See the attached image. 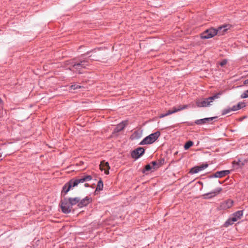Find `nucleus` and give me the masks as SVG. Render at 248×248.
Listing matches in <instances>:
<instances>
[{
  "label": "nucleus",
  "mask_w": 248,
  "mask_h": 248,
  "mask_svg": "<svg viewBox=\"0 0 248 248\" xmlns=\"http://www.w3.org/2000/svg\"><path fill=\"white\" fill-rule=\"evenodd\" d=\"M231 111H232V108H229L225 109L222 111V114L223 115H225V114L229 113Z\"/></svg>",
  "instance_id": "obj_23"
},
{
  "label": "nucleus",
  "mask_w": 248,
  "mask_h": 248,
  "mask_svg": "<svg viewBox=\"0 0 248 248\" xmlns=\"http://www.w3.org/2000/svg\"><path fill=\"white\" fill-rule=\"evenodd\" d=\"M103 188V183L101 180H100L97 184L96 190H101Z\"/></svg>",
  "instance_id": "obj_20"
},
{
  "label": "nucleus",
  "mask_w": 248,
  "mask_h": 248,
  "mask_svg": "<svg viewBox=\"0 0 248 248\" xmlns=\"http://www.w3.org/2000/svg\"><path fill=\"white\" fill-rule=\"evenodd\" d=\"M152 166H151V164H148L146 165L145 167V170L147 171L150 170L152 169Z\"/></svg>",
  "instance_id": "obj_26"
},
{
  "label": "nucleus",
  "mask_w": 248,
  "mask_h": 248,
  "mask_svg": "<svg viewBox=\"0 0 248 248\" xmlns=\"http://www.w3.org/2000/svg\"><path fill=\"white\" fill-rule=\"evenodd\" d=\"M220 27H223L222 29V34L221 35H222L224 34V33L230 28V26L229 25H226L223 26H221Z\"/></svg>",
  "instance_id": "obj_22"
},
{
  "label": "nucleus",
  "mask_w": 248,
  "mask_h": 248,
  "mask_svg": "<svg viewBox=\"0 0 248 248\" xmlns=\"http://www.w3.org/2000/svg\"><path fill=\"white\" fill-rule=\"evenodd\" d=\"M92 199L91 198L87 196L82 200H80L79 203L78 204V206L79 208H82L84 206H87L92 202Z\"/></svg>",
  "instance_id": "obj_10"
},
{
  "label": "nucleus",
  "mask_w": 248,
  "mask_h": 248,
  "mask_svg": "<svg viewBox=\"0 0 248 248\" xmlns=\"http://www.w3.org/2000/svg\"><path fill=\"white\" fill-rule=\"evenodd\" d=\"M227 60H224L222 62H220V65L221 66H223L224 65H225L227 63Z\"/></svg>",
  "instance_id": "obj_27"
},
{
  "label": "nucleus",
  "mask_w": 248,
  "mask_h": 248,
  "mask_svg": "<svg viewBox=\"0 0 248 248\" xmlns=\"http://www.w3.org/2000/svg\"><path fill=\"white\" fill-rule=\"evenodd\" d=\"M221 191H222L221 188H220V187L217 188L216 189H215V190H214L210 193L204 194L203 196L205 197L204 198H205V199L206 198H211L212 197L216 196L219 193H220Z\"/></svg>",
  "instance_id": "obj_11"
},
{
  "label": "nucleus",
  "mask_w": 248,
  "mask_h": 248,
  "mask_svg": "<svg viewBox=\"0 0 248 248\" xmlns=\"http://www.w3.org/2000/svg\"><path fill=\"white\" fill-rule=\"evenodd\" d=\"M208 167L207 164H203L199 166H196L192 168L190 170V172L192 173H196L201 171Z\"/></svg>",
  "instance_id": "obj_14"
},
{
  "label": "nucleus",
  "mask_w": 248,
  "mask_h": 248,
  "mask_svg": "<svg viewBox=\"0 0 248 248\" xmlns=\"http://www.w3.org/2000/svg\"><path fill=\"white\" fill-rule=\"evenodd\" d=\"M126 125V122H122L118 124L114 130L115 132H118L123 130Z\"/></svg>",
  "instance_id": "obj_17"
},
{
  "label": "nucleus",
  "mask_w": 248,
  "mask_h": 248,
  "mask_svg": "<svg viewBox=\"0 0 248 248\" xmlns=\"http://www.w3.org/2000/svg\"><path fill=\"white\" fill-rule=\"evenodd\" d=\"M193 144V142L192 141H187L184 145V148L185 150L188 149Z\"/></svg>",
  "instance_id": "obj_21"
},
{
  "label": "nucleus",
  "mask_w": 248,
  "mask_h": 248,
  "mask_svg": "<svg viewBox=\"0 0 248 248\" xmlns=\"http://www.w3.org/2000/svg\"><path fill=\"white\" fill-rule=\"evenodd\" d=\"M223 93V91H220L213 96L209 98H205L203 100L198 99L196 102V105L197 107L200 108L208 107L211 105V103L213 102V100L218 98L219 96L222 94Z\"/></svg>",
  "instance_id": "obj_2"
},
{
  "label": "nucleus",
  "mask_w": 248,
  "mask_h": 248,
  "mask_svg": "<svg viewBox=\"0 0 248 248\" xmlns=\"http://www.w3.org/2000/svg\"><path fill=\"white\" fill-rule=\"evenodd\" d=\"M92 179V177L91 175H86L75 180H71L64 185L62 188V193H64L66 194L72 188L78 186V185L80 183L89 181L91 180Z\"/></svg>",
  "instance_id": "obj_1"
},
{
  "label": "nucleus",
  "mask_w": 248,
  "mask_h": 248,
  "mask_svg": "<svg viewBox=\"0 0 248 248\" xmlns=\"http://www.w3.org/2000/svg\"><path fill=\"white\" fill-rule=\"evenodd\" d=\"M150 164L152 166V168L154 167V169H155V166L157 165V163L155 161H153Z\"/></svg>",
  "instance_id": "obj_28"
},
{
  "label": "nucleus",
  "mask_w": 248,
  "mask_h": 248,
  "mask_svg": "<svg viewBox=\"0 0 248 248\" xmlns=\"http://www.w3.org/2000/svg\"><path fill=\"white\" fill-rule=\"evenodd\" d=\"M216 117L206 118L202 119L197 120L195 121L197 124H202L211 122Z\"/></svg>",
  "instance_id": "obj_15"
},
{
  "label": "nucleus",
  "mask_w": 248,
  "mask_h": 248,
  "mask_svg": "<svg viewBox=\"0 0 248 248\" xmlns=\"http://www.w3.org/2000/svg\"><path fill=\"white\" fill-rule=\"evenodd\" d=\"M188 106L187 105H177L173 107L171 109L167 111L165 114H162L160 115V118H163L171 114L176 113L180 111L183 109L187 108Z\"/></svg>",
  "instance_id": "obj_7"
},
{
  "label": "nucleus",
  "mask_w": 248,
  "mask_h": 248,
  "mask_svg": "<svg viewBox=\"0 0 248 248\" xmlns=\"http://www.w3.org/2000/svg\"><path fill=\"white\" fill-rule=\"evenodd\" d=\"M242 98H246L248 97V90L245 91L241 95Z\"/></svg>",
  "instance_id": "obj_25"
},
{
  "label": "nucleus",
  "mask_w": 248,
  "mask_h": 248,
  "mask_svg": "<svg viewBox=\"0 0 248 248\" xmlns=\"http://www.w3.org/2000/svg\"><path fill=\"white\" fill-rule=\"evenodd\" d=\"M61 207L63 213L65 214L69 213L72 209V205L68 199H64L61 201Z\"/></svg>",
  "instance_id": "obj_6"
},
{
  "label": "nucleus",
  "mask_w": 248,
  "mask_h": 248,
  "mask_svg": "<svg viewBox=\"0 0 248 248\" xmlns=\"http://www.w3.org/2000/svg\"><path fill=\"white\" fill-rule=\"evenodd\" d=\"M144 152V149L142 147H139L132 152L131 156L133 158L137 159L141 156Z\"/></svg>",
  "instance_id": "obj_9"
},
{
  "label": "nucleus",
  "mask_w": 248,
  "mask_h": 248,
  "mask_svg": "<svg viewBox=\"0 0 248 248\" xmlns=\"http://www.w3.org/2000/svg\"><path fill=\"white\" fill-rule=\"evenodd\" d=\"M223 27H218L217 30L211 28L206 30L200 35L202 39H209L212 38L216 35H220L222 34V29Z\"/></svg>",
  "instance_id": "obj_3"
},
{
  "label": "nucleus",
  "mask_w": 248,
  "mask_h": 248,
  "mask_svg": "<svg viewBox=\"0 0 248 248\" xmlns=\"http://www.w3.org/2000/svg\"><path fill=\"white\" fill-rule=\"evenodd\" d=\"M85 186L86 187L88 186V184L87 183L85 184Z\"/></svg>",
  "instance_id": "obj_30"
},
{
  "label": "nucleus",
  "mask_w": 248,
  "mask_h": 248,
  "mask_svg": "<svg viewBox=\"0 0 248 248\" xmlns=\"http://www.w3.org/2000/svg\"><path fill=\"white\" fill-rule=\"evenodd\" d=\"M68 200L70 201L71 205H72V206L76 204L78 205L79 203V201H80V199L78 197L70 198H68Z\"/></svg>",
  "instance_id": "obj_19"
},
{
  "label": "nucleus",
  "mask_w": 248,
  "mask_h": 248,
  "mask_svg": "<svg viewBox=\"0 0 248 248\" xmlns=\"http://www.w3.org/2000/svg\"><path fill=\"white\" fill-rule=\"evenodd\" d=\"M109 169L110 167L108 162H105L104 161L101 162L100 165V169L102 171L104 170L105 174H108L109 173Z\"/></svg>",
  "instance_id": "obj_13"
},
{
  "label": "nucleus",
  "mask_w": 248,
  "mask_h": 248,
  "mask_svg": "<svg viewBox=\"0 0 248 248\" xmlns=\"http://www.w3.org/2000/svg\"><path fill=\"white\" fill-rule=\"evenodd\" d=\"M230 172L229 170H222L220 171L216 172L214 176L216 177L221 178L228 174Z\"/></svg>",
  "instance_id": "obj_16"
},
{
  "label": "nucleus",
  "mask_w": 248,
  "mask_h": 248,
  "mask_svg": "<svg viewBox=\"0 0 248 248\" xmlns=\"http://www.w3.org/2000/svg\"><path fill=\"white\" fill-rule=\"evenodd\" d=\"M160 133L159 131L151 134L145 138L140 143V145H145L152 144L160 136Z\"/></svg>",
  "instance_id": "obj_4"
},
{
  "label": "nucleus",
  "mask_w": 248,
  "mask_h": 248,
  "mask_svg": "<svg viewBox=\"0 0 248 248\" xmlns=\"http://www.w3.org/2000/svg\"><path fill=\"white\" fill-rule=\"evenodd\" d=\"M81 87L77 84H74L70 86V88L71 90H76L80 88Z\"/></svg>",
  "instance_id": "obj_24"
},
{
  "label": "nucleus",
  "mask_w": 248,
  "mask_h": 248,
  "mask_svg": "<svg viewBox=\"0 0 248 248\" xmlns=\"http://www.w3.org/2000/svg\"><path fill=\"white\" fill-rule=\"evenodd\" d=\"M243 215V211H238L233 214V217L232 218H229L226 223L229 224H232L234 222H236L238 219H240Z\"/></svg>",
  "instance_id": "obj_8"
},
{
  "label": "nucleus",
  "mask_w": 248,
  "mask_h": 248,
  "mask_svg": "<svg viewBox=\"0 0 248 248\" xmlns=\"http://www.w3.org/2000/svg\"><path fill=\"white\" fill-rule=\"evenodd\" d=\"M87 65H88V64L86 61H81L73 64L72 68H69V69L71 71L78 72L79 74H81L82 69L85 68Z\"/></svg>",
  "instance_id": "obj_5"
},
{
  "label": "nucleus",
  "mask_w": 248,
  "mask_h": 248,
  "mask_svg": "<svg viewBox=\"0 0 248 248\" xmlns=\"http://www.w3.org/2000/svg\"><path fill=\"white\" fill-rule=\"evenodd\" d=\"M233 203V202L231 200H227L222 202L220 205V208L222 209H227L231 208Z\"/></svg>",
  "instance_id": "obj_12"
},
{
  "label": "nucleus",
  "mask_w": 248,
  "mask_h": 248,
  "mask_svg": "<svg viewBox=\"0 0 248 248\" xmlns=\"http://www.w3.org/2000/svg\"><path fill=\"white\" fill-rule=\"evenodd\" d=\"M245 107V103L243 102H239L236 105L232 107V111H236Z\"/></svg>",
  "instance_id": "obj_18"
},
{
  "label": "nucleus",
  "mask_w": 248,
  "mask_h": 248,
  "mask_svg": "<svg viewBox=\"0 0 248 248\" xmlns=\"http://www.w3.org/2000/svg\"><path fill=\"white\" fill-rule=\"evenodd\" d=\"M244 84L245 85H247V84H248V79L245 80L244 81Z\"/></svg>",
  "instance_id": "obj_29"
}]
</instances>
